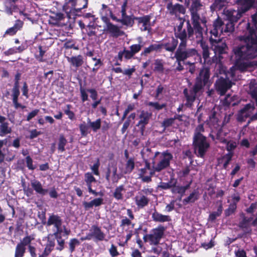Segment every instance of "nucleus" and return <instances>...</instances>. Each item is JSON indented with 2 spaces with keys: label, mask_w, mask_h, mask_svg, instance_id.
<instances>
[{
  "label": "nucleus",
  "mask_w": 257,
  "mask_h": 257,
  "mask_svg": "<svg viewBox=\"0 0 257 257\" xmlns=\"http://www.w3.org/2000/svg\"><path fill=\"white\" fill-rule=\"evenodd\" d=\"M141 47L142 46L139 44L133 45L130 47V49L135 55L141 50Z\"/></svg>",
  "instance_id": "obj_59"
},
{
  "label": "nucleus",
  "mask_w": 257,
  "mask_h": 257,
  "mask_svg": "<svg viewBox=\"0 0 257 257\" xmlns=\"http://www.w3.org/2000/svg\"><path fill=\"white\" fill-rule=\"evenodd\" d=\"M187 189L188 186H175L172 189V191L174 193L183 194Z\"/></svg>",
  "instance_id": "obj_47"
},
{
  "label": "nucleus",
  "mask_w": 257,
  "mask_h": 257,
  "mask_svg": "<svg viewBox=\"0 0 257 257\" xmlns=\"http://www.w3.org/2000/svg\"><path fill=\"white\" fill-rule=\"evenodd\" d=\"M236 147V144L235 142L233 141L229 142L227 143L226 148L227 150L230 152L232 150H234Z\"/></svg>",
  "instance_id": "obj_60"
},
{
  "label": "nucleus",
  "mask_w": 257,
  "mask_h": 257,
  "mask_svg": "<svg viewBox=\"0 0 257 257\" xmlns=\"http://www.w3.org/2000/svg\"><path fill=\"white\" fill-rule=\"evenodd\" d=\"M202 48L203 49V56L205 60L209 57V51L207 46L201 44Z\"/></svg>",
  "instance_id": "obj_58"
},
{
  "label": "nucleus",
  "mask_w": 257,
  "mask_h": 257,
  "mask_svg": "<svg viewBox=\"0 0 257 257\" xmlns=\"http://www.w3.org/2000/svg\"><path fill=\"white\" fill-rule=\"evenodd\" d=\"M226 13L230 21L232 22H236L242 15L238 10L227 11Z\"/></svg>",
  "instance_id": "obj_26"
},
{
  "label": "nucleus",
  "mask_w": 257,
  "mask_h": 257,
  "mask_svg": "<svg viewBox=\"0 0 257 257\" xmlns=\"http://www.w3.org/2000/svg\"><path fill=\"white\" fill-rule=\"evenodd\" d=\"M103 203V199L101 198H96L92 200L93 206H99Z\"/></svg>",
  "instance_id": "obj_63"
},
{
  "label": "nucleus",
  "mask_w": 257,
  "mask_h": 257,
  "mask_svg": "<svg viewBox=\"0 0 257 257\" xmlns=\"http://www.w3.org/2000/svg\"><path fill=\"white\" fill-rule=\"evenodd\" d=\"M232 153L231 152H229L225 156H224L222 159L219 160V163L224 162L223 167L226 168L228 164L229 161L231 160V158L232 157Z\"/></svg>",
  "instance_id": "obj_41"
},
{
  "label": "nucleus",
  "mask_w": 257,
  "mask_h": 257,
  "mask_svg": "<svg viewBox=\"0 0 257 257\" xmlns=\"http://www.w3.org/2000/svg\"><path fill=\"white\" fill-rule=\"evenodd\" d=\"M67 60L72 66L75 67L74 70L76 71L77 68L80 66V55L67 57Z\"/></svg>",
  "instance_id": "obj_32"
},
{
  "label": "nucleus",
  "mask_w": 257,
  "mask_h": 257,
  "mask_svg": "<svg viewBox=\"0 0 257 257\" xmlns=\"http://www.w3.org/2000/svg\"><path fill=\"white\" fill-rule=\"evenodd\" d=\"M191 13L195 29H196L198 33L196 37L200 38L202 37V29L199 25V16L196 12H191Z\"/></svg>",
  "instance_id": "obj_21"
},
{
  "label": "nucleus",
  "mask_w": 257,
  "mask_h": 257,
  "mask_svg": "<svg viewBox=\"0 0 257 257\" xmlns=\"http://www.w3.org/2000/svg\"><path fill=\"white\" fill-rule=\"evenodd\" d=\"M164 227L162 226H159L154 229L150 234H146L144 236V241L149 242L151 245H158L164 235Z\"/></svg>",
  "instance_id": "obj_5"
},
{
  "label": "nucleus",
  "mask_w": 257,
  "mask_h": 257,
  "mask_svg": "<svg viewBox=\"0 0 257 257\" xmlns=\"http://www.w3.org/2000/svg\"><path fill=\"white\" fill-rule=\"evenodd\" d=\"M41 134V132L40 131H37V130L34 129L32 130L30 132V135L29 138L30 139H33L37 137L39 135Z\"/></svg>",
  "instance_id": "obj_61"
},
{
  "label": "nucleus",
  "mask_w": 257,
  "mask_h": 257,
  "mask_svg": "<svg viewBox=\"0 0 257 257\" xmlns=\"http://www.w3.org/2000/svg\"><path fill=\"white\" fill-rule=\"evenodd\" d=\"M139 23L142 25L141 26V29L142 31H149L150 30V17L148 16H146L143 17H141L138 19Z\"/></svg>",
  "instance_id": "obj_23"
},
{
  "label": "nucleus",
  "mask_w": 257,
  "mask_h": 257,
  "mask_svg": "<svg viewBox=\"0 0 257 257\" xmlns=\"http://www.w3.org/2000/svg\"><path fill=\"white\" fill-rule=\"evenodd\" d=\"M90 126L92 127L94 131H96L99 129L101 125V119L100 118L97 119L95 121L92 122L90 124Z\"/></svg>",
  "instance_id": "obj_50"
},
{
  "label": "nucleus",
  "mask_w": 257,
  "mask_h": 257,
  "mask_svg": "<svg viewBox=\"0 0 257 257\" xmlns=\"http://www.w3.org/2000/svg\"><path fill=\"white\" fill-rule=\"evenodd\" d=\"M253 2L254 0H238V11L243 14L250 9Z\"/></svg>",
  "instance_id": "obj_19"
},
{
  "label": "nucleus",
  "mask_w": 257,
  "mask_h": 257,
  "mask_svg": "<svg viewBox=\"0 0 257 257\" xmlns=\"http://www.w3.org/2000/svg\"><path fill=\"white\" fill-rule=\"evenodd\" d=\"M24 23L20 20H17L15 21V23L13 27L8 29L5 33L4 36L6 35L14 36L17 32L21 30L23 27Z\"/></svg>",
  "instance_id": "obj_20"
},
{
  "label": "nucleus",
  "mask_w": 257,
  "mask_h": 257,
  "mask_svg": "<svg viewBox=\"0 0 257 257\" xmlns=\"http://www.w3.org/2000/svg\"><path fill=\"white\" fill-rule=\"evenodd\" d=\"M18 0H6L5 4V10L9 15H12L14 12H17L19 9L16 4Z\"/></svg>",
  "instance_id": "obj_17"
},
{
  "label": "nucleus",
  "mask_w": 257,
  "mask_h": 257,
  "mask_svg": "<svg viewBox=\"0 0 257 257\" xmlns=\"http://www.w3.org/2000/svg\"><path fill=\"white\" fill-rule=\"evenodd\" d=\"M22 93L23 95L25 96L27 98L29 97V94H28V86L26 82H25L23 84V87L22 88Z\"/></svg>",
  "instance_id": "obj_57"
},
{
  "label": "nucleus",
  "mask_w": 257,
  "mask_h": 257,
  "mask_svg": "<svg viewBox=\"0 0 257 257\" xmlns=\"http://www.w3.org/2000/svg\"><path fill=\"white\" fill-rule=\"evenodd\" d=\"M31 185L35 192L41 196L45 195L48 192V189L43 188L41 183L37 180H32Z\"/></svg>",
  "instance_id": "obj_18"
},
{
  "label": "nucleus",
  "mask_w": 257,
  "mask_h": 257,
  "mask_svg": "<svg viewBox=\"0 0 257 257\" xmlns=\"http://www.w3.org/2000/svg\"><path fill=\"white\" fill-rule=\"evenodd\" d=\"M232 86L231 82L228 79L219 78L216 82L217 91L220 95H224Z\"/></svg>",
  "instance_id": "obj_12"
},
{
  "label": "nucleus",
  "mask_w": 257,
  "mask_h": 257,
  "mask_svg": "<svg viewBox=\"0 0 257 257\" xmlns=\"http://www.w3.org/2000/svg\"><path fill=\"white\" fill-rule=\"evenodd\" d=\"M77 0H68L63 6V10L66 13L69 19L76 20L77 17L80 16V9H75Z\"/></svg>",
  "instance_id": "obj_6"
},
{
  "label": "nucleus",
  "mask_w": 257,
  "mask_h": 257,
  "mask_svg": "<svg viewBox=\"0 0 257 257\" xmlns=\"http://www.w3.org/2000/svg\"><path fill=\"white\" fill-rule=\"evenodd\" d=\"M124 191L125 189L123 185L117 187L115 189L113 194L114 197L117 200L121 199L122 198V193Z\"/></svg>",
  "instance_id": "obj_35"
},
{
  "label": "nucleus",
  "mask_w": 257,
  "mask_h": 257,
  "mask_svg": "<svg viewBox=\"0 0 257 257\" xmlns=\"http://www.w3.org/2000/svg\"><path fill=\"white\" fill-rule=\"evenodd\" d=\"M34 239V238L33 236L27 235L23 238V240L19 244L26 247V246L30 245L32 240Z\"/></svg>",
  "instance_id": "obj_40"
},
{
  "label": "nucleus",
  "mask_w": 257,
  "mask_h": 257,
  "mask_svg": "<svg viewBox=\"0 0 257 257\" xmlns=\"http://www.w3.org/2000/svg\"><path fill=\"white\" fill-rule=\"evenodd\" d=\"M26 247L18 243L16 247L14 257H24Z\"/></svg>",
  "instance_id": "obj_34"
},
{
  "label": "nucleus",
  "mask_w": 257,
  "mask_h": 257,
  "mask_svg": "<svg viewBox=\"0 0 257 257\" xmlns=\"http://www.w3.org/2000/svg\"><path fill=\"white\" fill-rule=\"evenodd\" d=\"M198 199V194L196 192H194L190 194V195L185 198L183 202L185 204H187L189 203L194 202L195 200Z\"/></svg>",
  "instance_id": "obj_37"
},
{
  "label": "nucleus",
  "mask_w": 257,
  "mask_h": 257,
  "mask_svg": "<svg viewBox=\"0 0 257 257\" xmlns=\"http://www.w3.org/2000/svg\"><path fill=\"white\" fill-rule=\"evenodd\" d=\"M99 165L100 164L99 161H97V162L91 167V170H92L94 174L96 176L99 175V172L98 171Z\"/></svg>",
  "instance_id": "obj_54"
},
{
  "label": "nucleus",
  "mask_w": 257,
  "mask_h": 257,
  "mask_svg": "<svg viewBox=\"0 0 257 257\" xmlns=\"http://www.w3.org/2000/svg\"><path fill=\"white\" fill-rule=\"evenodd\" d=\"M56 229L57 231L53 235V237L57 239L58 246L56 249L60 251L63 249L64 248L65 240L67 238L68 233L65 229L63 231L61 228L62 226H54Z\"/></svg>",
  "instance_id": "obj_8"
},
{
  "label": "nucleus",
  "mask_w": 257,
  "mask_h": 257,
  "mask_svg": "<svg viewBox=\"0 0 257 257\" xmlns=\"http://www.w3.org/2000/svg\"><path fill=\"white\" fill-rule=\"evenodd\" d=\"M55 245V238L53 234H50L48 237L47 242L44 250V254L45 255H48L54 249Z\"/></svg>",
  "instance_id": "obj_22"
},
{
  "label": "nucleus",
  "mask_w": 257,
  "mask_h": 257,
  "mask_svg": "<svg viewBox=\"0 0 257 257\" xmlns=\"http://www.w3.org/2000/svg\"><path fill=\"white\" fill-rule=\"evenodd\" d=\"M161 46L158 44H153L150 45L149 47L146 48L144 51L145 54H147L150 52L154 51H157L161 48Z\"/></svg>",
  "instance_id": "obj_42"
},
{
  "label": "nucleus",
  "mask_w": 257,
  "mask_h": 257,
  "mask_svg": "<svg viewBox=\"0 0 257 257\" xmlns=\"http://www.w3.org/2000/svg\"><path fill=\"white\" fill-rule=\"evenodd\" d=\"M67 141L63 135H60L58 141V149L59 152H63L65 151V146Z\"/></svg>",
  "instance_id": "obj_30"
},
{
  "label": "nucleus",
  "mask_w": 257,
  "mask_h": 257,
  "mask_svg": "<svg viewBox=\"0 0 257 257\" xmlns=\"http://www.w3.org/2000/svg\"><path fill=\"white\" fill-rule=\"evenodd\" d=\"M62 219L60 217L57 215H52L50 216L47 225H61Z\"/></svg>",
  "instance_id": "obj_31"
},
{
  "label": "nucleus",
  "mask_w": 257,
  "mask_h": 257,
  "mask_svg": "<svg viewBox=\"0 0 257 257\" xmlns=\"http://www.w3.org/2000/svg\"><path fill=\"white\" fill-rule=\"evenodd\" d=\"M181 47L179 46V49L175 53V57L177 59V61H184L188 57L197 54L196 51L194 49L184 51L181 49Z\"/></svg>",
  "instance_id": "obj_13"
},
{
  "label": "nucleus",
  "mask_w": 257,
  "mask_h": 257,
  "mask_svg": "<svg viewBox=\"0 0 257 257\" xmlns=\"http://www.w3.org/2000/svg\"><path fill=\"white\" fill-rule=\"evenodd\" d=\"M147 105L154 107L157 110L161 109L165 106V104H160L158 102H149L147 103Z\"/></svg>",
  "instance_id": "obj_52"
},
{
  "label": "nucleus",
  "mask_w": 257,
  "mask_h": 257,
  "mask_svg": "<svg viewBox=\"0 0 257 257\" xmlns=\"http://www.w3.org/2000/svg\"><path fill=\"white\" fill-rule=\"evenodd\" d=\"M77 244H79V241L77 239L73 238L70 240L69 243V247L71 252H72L74 250L75 245Z\"/></svg>",
  "instance_id": "obj_56"
},
{
  "label": "nucleus",
  "mask_w": 257,
  "mask_h": 257,
  "mask_svg": "<svg viewBox=\"0 0 257 257\" xmlns=\"http://www.w3.org/2000/svg\"><path fill=\"white\" fill-rule=\"evenodd\" d=\"M177 45V42L174 39H172V44L171 45H169V44H166L165 45V47L167 51H173L175 49Z\"/></svg>",
  "instance_id": "obj_53"
},
{
  "label": "nucleus",
  "mask_w": 257,
  "mask_h": 257,
  "mask_svg": "<svg viewBox=\"0 0 257 257\" xmlns=\"http://www.w3.org/2000/svg\"><path fill=\"white\" fill-rule=\"evenodd\" d=\"M21 74L17 73L15 76V82L14 86L12 89V96L13 103L14 105L15 108H21L24 109L25 108V106L22 105L18 102L19 96L20 94L19 90V81L20 80Z\"/></svg>",
  "instance_id": "obj_7"
},
{
  "label": "nucleus",
  "mask_w": 257,
  "mask_h": 257,
  "mask_svg": "<svg viewBox=\"0 0 257 257\" xmlns=\"http://www.w3.org/2000/svg\"><path fill=\"white\" fill-rule=\"evenodd\" d=\"M153 218L154 220L160 222L167 221L170 220L169 216L166 215H163L157 212L153 213Z\"/></svg>",
  "instance_id": "obj_36"
},
{
  "label": "nucleus",
  "mask_w": 257,
  "mask_h": 257,
  "mask_svg": "<svg viewBox=\"0 0 257 257\" xmlns=\"http://www.w3.org/2000/svg\"><path fill=\"white\" fill-rule=\"evenodd\" d=\"M54 74L53 70H50L49 71L44 73V78L48 80V82H50Z\"/></svg>",
  "instance_id": "obj_64"
},
{
  "label": "nucleus",
  "mask_w": 257,
  "mask_h": 257,
  "mask_svg": "<svg viewBox=\"0 0 257 257\" xmlns=\"http://www.w3.org/2000/svg\"><path fill=\"white\" fill-rule=\"evenodd\" d=\"M223 23L220 19H216L213 24L214 29L211 31V33L215 37H217L218 35V31H220L221 33H222L223 30L221 28Z\"/></svg>",
  "instance_id": "obj_24"
},
{
  "label": "nucleus",
  "mask_w": 257,
  "mask_h": 257,
  "mask_svg": "<svg viewBox=\"0 0 257 257\" xmlns=\"http://www.w3.org/2000/svg\"><path fill=\"white\" fill-rule=\"evenodd\" d=\"M254 106L252 104H248L241 109L237 114V119L238 121H243L253 113Z\"/></svg>",
  "instance_id": "obj_10"
},
{
  "label": "nucleus",
  "mask_w": 257,
  "mask_h": 257,
  "mask_svg": "<svg viewBox=\"0 0 257 257\" xmlns=\"http://www.w3.org/2000/svg\"><path fill=\"white\" fill-rule=\"evenodd\" d=\"M180 20V23L177 26V28L175 29V34L176 37L181 40L180 47H183V48H185L186 46L187 34L185 30L183 29L184 21H182V19Z\"/></svg>",
  "instance_id": "obj_11"
},
{
  "label": "nucleus",
  "mask_w": 257,
  "mask_h": 257,
  "mask_svg": "<svg viewBox=\"0 0 257 257\" xmlns=\"http://www.w3.org/2000/svg\"><path fill=\"white\" fill-rule=\"evenodd\" d=\"M203 131V126L202 124L199 125L196 129V132L194 137V144L195 152L198 155L202 157L209 147V144L206 140V138L200 134Z\"/></svg>",
  "instance_id": "obj_3"
},
{
  "label": "nucleus",
  "mask_w": 257,
  "mask_h": 257,
  "mask_svg": "<svg viewBox=\"0 0 257 257\" xmlns=\"http://www.w3.org/2000/svg\"><path fill=\"white\" fill-rule=\"evenodd\" d=\"M53 14V15L50 16V17L49 20V24L55 26H62V24L64 25V23H62V21H63L65 18L63 14L57 13H54Z\"/></svg>",
  "instance_id": "obj_15"
},
{
  "label": "nucleus",
  "mask_w": 257,
  "mask_h": 257,
  "mask_svg": "<svg viewBox=\"0 0 257 257\" xmlns=\"http://www.w3.org/2000/svg\"><path fill=\"white\" fill-rule=\"evenodd\" d=\"M25 160L27 167L29 170H34L36 169V167L33 165V159L30 156H27L25 158Z\"/></svg>",
  "instance_id": "obj_43"
},
{
  "label": "nucleus",
  "mask_w": 257,
  "mask_h": 257,
  "mask_svg": "<svg viewBox=\"0 0 257 257\" xmlns=\"http://www.w3.org/2000/svg\"><path fill=\"white\" fill-rule=\"evenodd\" d=\"M106 30L109 31L113 36L115 37L120 36L123 33L117 26L111 23L107 24Z\"/></svg>",
  "instance_id": "obj_27"
},
{
  "label": "nucleus",
  "mask_w": 257,
  "mask_h": 257,
  "mask_svg": "<svg viewBox=\"0 0 257 257\" xmlns=\"http://www.w3.org/2000/svg\"><path fill=\"white\" fill-rule=\"evenodd\" d=\"M236 208L235 203H230L228 208L225 210V214L226 216H229L235 211Z\"/></svg>",
  "instance_id": "obj_51"
},
{
  "label": "nucleus",
  "mask_w": 257,
  "mask_h": 257,
  "mask_svg": "<svg viewBox=\"0 0 257 257\" xmlns=\"http://www.w3.org/2000/svg\"><path fill=\"white\" fill-rule=\"evenodd\" d=\"M154 71L160 73H162L164 71V63L162 60L157 59L155 60L154 63Z\"/></svg>",
  "instance_id": "obj_33"
},
{
  "label": "nucleus",
  "mask_w": 257,
  "mask_h": 257,
  "mask_svg": "<svg viewBox=\"0 0 257 257\" xmlns=\"http://www.w3.org/2000/svg\"><path fill=\"white\" fill-rule=\"evenodd\" d=\"M12 132V128L9 126L8 122L0 124V137H4Z\"/></svg>",
  "instance_id": "obj_28"
},
{
  "label": "nucleus",
  "mask_w": 257,
  "mask_h": 257,
  "mask_svg": "<svg viewBox=\"0 0 257 257\" xmlns=\"http://www.w3.org/2000/svg\"><path fill=\"white\" fill-rule=\"evenodd\" d=\"M71 105L70 104H67L66 105V108L64 109V113L68 115V118L70 119H73L74 118V112L70 110Z\"/></svg>",
  "instance_id": "obj_49"
},
{
  "label": "nucleus",
  "mask_w": 257,
  "mask_h": 257,
  "mask_svg": "<svg viewBox=\"0 0 257 257\" xmlns=\"http://www.w3.org/2000/svg\"><path fill=\"white\" fill-rule=\"evenodd\" d=\"M202 6L199 0H195L193 3L190 8V12H196L200 9Z\"/></svg>",
  "instance_id": "obj_45"
},
{
  "label": "nucleus",
  "mask_w": 257,
  "mask_h": 257,
  "mask_svg": "<svg viewBox=\"0 0 257 257\" xmlns=\"http://www.w3.org/2000/svg\"><path fill=\"white\" fill-rule=\"evenodd\" d=\"M172 155L168 152H156L153 162V168L154 171L160 172L166 168L170 165V162L172 159Z\"/></svg>",
  "instance_id": "obj_4"
},
{
  "label": "nucleus",
  "mask_w": 257,
  "mask_h": 257,
  "mask_svg": "<svg viewBox=\"0 0 257 257\" xmlns=\"http://www.w3.org/2000/svg\"><path fill=\"white\" fill-rule=\"evenodd\" d=\"M85 181L86 182L88 188L91 187V183L96 182V180L93 177L91 173H87L85 175Z\"/></svg>",
  "instance_id": "obj_39"
},
{
  "label": "nucleus",
  "mask_w": 257,
  "mask_h": 257,
  "mask_svg": "<svg viewBox=\"0 0 257 257\" xmlns=\"http://www.w3.org/2000/svg\"><path fill=\"white\" fill-rule=\"evenodd\" d=\"M135 167V162L132 159H130L127 161L125 166V173L131 172Z\"/></svg>",
  "instance_id": "obj_38"
},
{
  "label": "nucleus",
  "mask_w": 257,
  "mask_h": 257,
  "mask_svg": "<svg viewBox=\"0 0 257 257\" xmlns=\"http://www.w3.org/2000/svg\"><path fill=\"white\" fill-rule=\"evenodd\" d=\"M226 48V45L225 44H218L216 46H215L214 50L215 52H218V53L221 54L225 52Z\"/></svg>",
  "instance_id": "obj_48"
},
{
  "label": "nucleus",
  "mask_w": 257,
  "mask_h": 257,
  "mask_svg": "<svg viewBox=\"0 0 257 257\" xmlns=\"http://www.w3.org/2000/svg\"><path fill=\"white\" fill-rule=\"evenodd\" d=\"M155 171L154 169H151L150 163L146 161L144 168L139 170V175L143 182H149L151 181V177Z\"/></svg>",
  "instance_id": "obj_9"
},
{
  "label": "nucleus",
  "mask_w": 257,
  "mask_h": 257,
  "mask_svg": "<svg viewBox=\"0 0 257 257\" xmlns=\"http://www.w3.org/2000/svg\"><path fill=\"white\" fill-rule=\"evenodd\" d=\"M167 9L170 14L177 16L180 14H184L186 10L184 7L179 4L173 5L172 3L167 4Z\"/></svg>",
  "instance_id": "obj_14"
},
{
  "label": "nucleus",
  "mask_w": 257,
  "mask_h": 257,
  "mask_svg": "<svg viewBox=\"0 0 257 257\" xmlns=\"http://www.w3.org/2000/svg\"><path fill=\"white\" fill-rule=\"evenodd\" d=\"M252 22L255 30L250 31L249 36L245 40V45L237 47L234 49V57L235 61V66L230 68L231 75L233 76L235 68L241 71L244 70L246 65L240 61L243 59H252L257 56V14L251 17Z\"/></svg>",
  "instance_id": "obj_1"
},
{
  "label": "nucleus",
  "mask_w": 257,
  "mask_h": 257,
  "mask_svg": "<svg viewBox=\"0 0 257 257\" xmlns=\"http://www.w3.org/2000/svg\"><path fill=\"white\" fill-rule=\"evenodd\" d=\"M93 235L99 240H102L104 237V234L97 227H95L93 231Z\"/></svg>",
  "instance_id": "obj_44"
},
{
  "label": "nucleus",
  "mask_w": 257,
  "mask_h": 257,
  "mask_svg": "<svg viewBox=\"0 0 257 257\" xmlns=\"http://www.w3.org/2000/svg\"><path fill=\"white\" fill-rule=\"evenodd\" d=\"M116 172L117 167L115 165L109 166L106 174V179L108 181L111 180L113 182H116L119 179V175Z\"/></svg>",
  "instance_id": "obj_16"
},
{
  "label": "nucleus",
  "mask_w": 257,
  "mask_h": 257,
  "mask_svg": "<svg viewBox=\"0 0 257 257\" xmlns=\"http://www.w3.org/2000/svg\"><path fill=\"white\" fill-rule=\"evenodd\" d=\"M209 72L207 68L203 69L200 73L199 77L197 78V81L193 89L191 92V95H188L187 89L184 90V93L186 96L188 102H192L195 98L196 93L201 90L203 86L207 85L209 82Z\"/></svg>",
  "instance_id": "obj_2"
},
{
  "label": "nucleus",
  "mask_w": 257,
  "mask_h": 257,
  "mask_svg": "<svg viewBox=\"0 0 257 257\" xmlns=\"http://www.w3.org/2000/svg\"><path fill=\"white\" fill-rule=\"evenodd\" d=\"M152 116V114L147 111H142L140 115V120L139 121L140 124H143L144 126L149 122L150 118Z\"/></svg>",
  "instance_id": "obj_29"
},
{
  "label": "nucleus",
  "mask_w": 257,
  "mask_h": 257,
  "mask_svg": "<svg viewBox=\"0 0 257 257\" xmlns=\"http://www.w3.org/2000/svg\"><path fill=\"white\" fill-rule=\"evenodd\" d=\"M40 110L39 109H35L30 112L27 115L26 120L29 121L33 117L36 116L39 112Z\"/></svg>",
  "instance_id": "obj_55"
},
{
  "label": "nucleus",
  "mask_w": 257,
  "mask_h": 257,
  "mask_svg": "<svg viewBox=\"0 0 257 257\" xmlns=\"http://www.w3.org/2000/svg\"><path fill=\"white\" fill-rule=\"evenodd\" d=\"M234 30V25L233 24V22H230L227 23L226 25V28L224 30V32H232Z\"/></svg>",
  "instance_id": "obj_62"
},
{
  "label": "nucleus",
  "mask_w": 257,
  "mask_h": 257,
  "mask_svg": "<svg viewBox=\"0 0 257 257\" xmlns=\"http://www.w3.org/2000/svg\"><path fill=\"white\" fill-rule=\"evenodd\" d=\"M135 201L139 207H143L148 204L149 199L144 195L139 194L135 197Z\"/></svg>",
  "instance_id": "obj_25"
},
{
  "label": "nucleus",
  "mask_w": 257,
  "mask_h": 257,
  "mask_svg": "<svg viewBox=\"0 0 257 257\" xmlns=\"http://www.w3.org/2000/svg\"><path fill=\"white\" fill-rule=\"evenodd\" d=\"M38 48L39 50V54L38 55H36L35 58L40 62H44L45 60L43 59V56L46 51L43 49V47L42 46H39Z\"/></svg>",
  "instance_id": "obj_46"
}]
</instances>
